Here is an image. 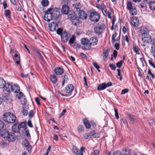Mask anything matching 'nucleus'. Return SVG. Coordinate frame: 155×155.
Listing matches in <instances>:
<instances>
[{"label":"nucleus","mask_w":155,"mask_h":155,"mask_svg":"<svg viewBox=\"0 0 155 155\" xmlns=\"http://www.w3.org/2000/svg\"><path fill=\"white\" fill-rule=\"evenodd\" d=\"M2 119L6 122L13 124L16 122V118L15 115L10 112H6L4 113L2 117Z\"/></svg>","instance_id":"obj_1"},{"label":"nucleus","mask_w":155,"mask_h":155,"mask_svg":"<svg viewBox=\"0 0 155 155\" xmlns=\"http://www.w3.org/2000/svg\"><path fill=\"white\" fill-rule=\"evenodd\" d=\"M57 33L59 35H61V41L63 43L67 42L69 39L68 34L66 31H63L62 28H58L56 30Z\"/></svg>","instance_id":"obj_2"},{"label":"nucleus","mask_w":155,"mask_h":155,"mask_svg":"<svg viewBox=\"0 0 155 155\" xmlns=\"http://www.w3.org/2000/svg\"><path fill=\"white\" fill-rule=\"evenodd\" d=\"M81 48L85 50H90L91 49V43L87 38H82L81 40Z\"/></svg>","instance_id":"obj_3"},{"label":"nucleus","mask_w":155,"mask_h":155,"mask_svg":"<svg viewBox=\"0 0 155 155\" xmlns=\"http://www.w3.org/2000/svg\"><path fill=\"white\" fill-rule=\"evenodd\" d=\"M142 40L145 43H150L152 41V37L150 35L148 32L146 31H141Z\"/></svg>","instance_id":"obj_4"},{"label":"nucleus","mask_w":155,"mask_h":155,"mask_svg":"<svg viewBox=\"0 0 155 155\" xmlns=\"http://www.w3.org/2000/svg\"><path fill=\"white\" fill-rule=\"evenodd\" d=\"M105 28L106 27L103 22H100L98 23V26L94 28V32L96 34L99 35L101 33L103 29Z\"/></svg>","instance_id":"obj_5"},{"label":"nucleus","mask_w":155,"mask_h":155,"mask_svg":"<svg viewBox=\"0 0 155 155\" xmlns=\"http://www.w3.org/2000/svg\"><path fill=\"white\" fill-rule=\"evenodd\" d=\"M84 137L85 139H87L92 137L94 138H99V135L94 130H92L90 131L88 133L85 134Z\"/></svg>","instance_id":"obj_6"},{"label":"nucleus","mask_w":155,"mask_h":155,"mask_svg":"<svg viewBox=\"0 0 155 155\" xmlns=\"http://www.w3.org/2000/svg\"><path fill=\"white\" fill-rule=\"evenodd\" d=\"M89 16L90 19L94 22H97L100 17L99 14L96 12H93L90 13Z\"/></svg>","instance_id":"obj_7"},{"label":"nucleus","mask_w":155,"mask_h":155,"mask_svg":"<svg viewBox=\"0 0 155 155\" xmlns=\"http://www.w3.org/2000/svg\"><path fill=\"white\" fill-rule=\"evenodd\" d=\"M70 18L72 20V24L75 25H78L81 22L79 18L75 15L74 14L71 15Z\"/></svg>","instance_id":"obj_8"},{"label":"nucleus","mask_w":155,"mask_h":155,"mask_svg":"<svg viewBox=\"0 0 155 155\" xmlns=\"http://www.w3.org/2000/svg\"><path fill=\"white\" fill-rule=\"evenodd\" d=\"M112 85V83L111 82H109L107 84L104 83L98 86L97 89L98 91H102L105 89L107 87L111 86Z\"/></svg>","instance_id":"obj_9"},{"label":"nucleus","mask_w":155,"mask_h":155,"mask_svg":"<svg viewBox=\"0 0 155 155\" xmlns=\"http://www.w3.org/2000/svg\"><path fill=\"white\" fill-rule=\"evenodd\" d=\"M5 138L9 142H12L15 140V136L14 133L13 132H8V134Z\"/></svg>","instance_id":"obj_10"},{"label":"nucleus","mask_w":155,"mask_h":155,"mask_svg":"<svg viewBox=\"0 0 155 155\" xmlns=\"http://www.w3.org/2000/svg\"><path fill=\"white\" fill-rule=\"evenodd\" d=\"M131 23L133 26L135 27H137L139 24V20L137 17H134L130 20Z\"/></svg>","instance_id":"obj_11"},{"label":"nucleus","mask_w":155,"mask_h":155,"mask_svg":"<svg viewBox=\"0 0 155 155\" xmlns=\"http://www.w3.org/2000/svg\"><path fill=\"white\" fill-rule=\"evenodd\" d=\"M48 27L50 30L51 31H54L56 30V29L58 27L56 22H51L49 24Z\"/></svg>","instance_id":"obj_12"},{"label":"nucleus","mask_w":155,"mask_h":155,"mask_svg":"<svg viewBox=\"0 0 155 155\" xmlns=\"http://www.w3.org/2000/svg\"><path fill=\"white\" fill-rule=\"evenodd\" d=\"M78 16L81 19H86L87 18V15L84 11L80 10L78 13Z\"/></svg>","instance_id":"obj_13"},{"label":"nucleus","mask_w":155,"mask_h":155,"mask_svg":"<svg viewBox=\"0 0 155 155\" xmlns=\"http://www.w3.org/2000/svg\"><path fill=\"white\" fill-rule=\"evenodd\" d=\"M52 14L53 16L56 18L59 17L60 15V9L57 8H52Z\"/></svg>","instance_id":"obj_14"},{"label":"nucleus","mask_w":155,"mask_h":155,"mask_svg":"<svg viewBox=\"0 0 155 155\" xmlns=\"http://www.w3.org/2000/svg\"><path fill=\"white\" fill-rule=\"evenodd\" d=\"M73 89V86L72 84H69L65 87L64 91L67 93L69 94L71 93Z\"/></svg>","instance_id":"obj_15"},{"label":"nucleus","mask_w":155,"mask_h":155,"mask_svg":"<svg viewBox=\"0 0 155 155\" xmlns=\"http://www.w3.org/2000/svg\"><path fill=\"white\" fill-rule=\"evenodd\" d=\"M54 72L57 75H61L64 72L63 69L61 67H56L54 69Z\"/></svg>","instance_id":"obj_16"},{"label":"nucleus","mask_w":155,"mask_h":155,"mask_svg":"<svg viewBox=\"0 0 155 155\" xmlns=\"http://www.w3.org/2000/svg\"><path fill=\"white\" fill-rule=\"evenodd\" d=\"M14 59L15 61V62L18 64H20V57L19 53L17 52H15L14 56Z\"/></svg>","instance_id":"obj_17"},{"label":"nucleus","mask_w":155,"mask_h":155,"mask_svg":"<svg viewBox=\"0 0 155 155\" xmlns=\"http://www.w3.org/2000/svg\"><path fill=\"white\" fill-rule=\"evenodd\" d=\"M53 17L52 14H45L44 18L46 21H50L52 19Z\"/></svg>","instance_id":"obj_18"},{"label":"nucleus","mask_w":155,"mask_h":155,"mask_svg":"<svg viewBox=\"0 0 155 155\" xmlns=\"http://www.w3.org/2000/svg\"><path fill=\"white\" fill-rule=\"evenodd\" d=\"M8 132L5 129L2 130L0 129V134L4 138H5L8 134Z\"/></svg>","instance_id":"obj_19"},{"label":"nucleus","mask_w":155,"mask_h":155,"mask_svg":"<svg viewBox=\"0 0 155 155\" xmlns=\"http://www.w3.org/2000/svg\"><path fill=\"white\" fill-rule=\"evenodd\" d=\"M73 9L77 12H79L81 8V6L80 3L75 4L73 5Z\"/></svg>","instance_id":"obj_20"},{"label":"nucleus","mask_w":155,"mask_h":155,"mask_svg":"<svg viewBox=\"0 0 155 155\" xmlns=\"http://www.w3.org/2000/svg\"><path fill=\"white\" fill-rule=\"evenodd\" d=\"M90 40L91 42H90L91 43V45H96L98 42V39L96 37H92L90 38Z\"/></svg>","instance_id":"obj_21"},{"label":"nucleus","mask_w":155,"mask_h":155,"mask_svg":"<svg viewBox=\"0 0 155 155\" xmlns=\"http://www.w3.org/2000/svg\"><path fill=\"white\" fill-rule=\"evenodd\" d=\"M63 79L62 80V86H63L66 83H67L69 80V78L67 74H64L62 77Z\"/></svg>","instance_id":"obj_22"},{"label":"nucleus","mask_w":155,"mask_h":155,"mask_svg":"<svg viewBox=\"0 0 155 155\" xmlns=\"http://www.w3.org/2000/svg\"><path fill=\"white\" fill-rule=\"evenodd\" d=\"M11 90L12 91L16 93H19L20 91L19 87L15 84L12 85Z\"/></svg>","instance_id":"obj_23"},{"label":"nucleus","mask_w":155,"mask_h":155,"mask_svg":"<svg viewBox=\"0 0 155 155\" xmlns=\"http://www.w3.org/2000/svg\"><path fill=\"white\" fill-rule=\"evenodd\" d=\"M12 131L15 132H19L20 130V128L19 126H17L16 124H15L12 127Z\"/></svg>","instance_id":"obj_24"},{"label":"nucleus","mask_w":155,"mask_h":155,"mask_svg":"<svg viewBox=\"0 0 155 155\" xmlns=\"http://www.w3.org/2000/svg\"><path fill=\"white\" fill-rule=\"evenodd\" d=\"M83 121L85 127L87 129H90L91 125L89 121L86 119H84Z\"/></svg>","instance_id":"obj_25"},{"label":"nucleus","mask_w":155,"mask_h":155,"mask_svg":"<svg viewBox=\"0 0 155 155\" xmlns=\"http://www.w3.org/2000/svg\"><path fill=\"white\" fill-rule=\"evenodd\" d=\"M128 11L129 13L132 15H136L137 14V10L135 6Z\"/></svg>","instance_id":"obj_26"},{"label":"nucleus","mask_w":155,"mask_h":155,"mask_svg":"<svg viewBox=\"0 0 155 155\" xmlns=\"http://www.w3.org/2000/svg\"><path fill=\"white\" fill-rule=\"evenodd\" d=\"M110 51L109 49L107 48L104 50L103 52L104 60H105L108 56L109 53Z\"/></svg>","instance_id":"obj_27"},{"label":"nucleus","mask_w":155,"mask_h":155,"mask_svg":"<svg viewBox=\"0 0 155 155\" xmlns=\"http://www.w3.org/2000/svg\"><path fill=\"white\" fill-rule=\"evenodd\" d=\"M69 10V8L67 6L64 5L63 6L61 11L63 14H67Z\"/></svg>","instance_id":"obj_28"},{"label":"nucleus","mask_w":155,"mask_h":155,"mask_svg":"<svg viewBox=\"0 0 155 155\" xmlns=\"http://www.w3.org/2000/svg\"><path fill=\"white\" fill-rule=\"evenodd\" d=\"M23 143L25 146L26 147L27 149L28 150V151L29 152V150L31 149V147L29 144L28 140H25Z\"/></svg>","instance_id":"obj_29"},{"label":"nucleus","mask_w":155,"mask_h":155,"mask_svg":"<svg viewBox=\"0 0 155 155\" xmlns=\"http://www.w3.org/2000/svg\"><path fill=\"white\" fill-rule=\"evenodd\" d=\"M50 80L53 84H55L57 81V79L56 76L52 75L50 76Z\"/></svg>","instance_id":"obj_30"},{"label":"nucleus","mask_w":155,"mask_h":155,"mask_svg":"<svg viewBox=\"0 0 155 155\" xmlns=\"http://www.w3.org/2000/svg\"><path fill=\"white\" fill-rule=\"evenodd\" d=\"M3 97L4 98L5 100L9 102H11V98L10 96L8 94L6 93L4 94L3 95Z\"/></svg>","instance_id":"obj_31"},{"label":"nucleus","mask_w":155,"mask_h":155,"mask_svg":"<svg viewBox=\"0 0 155 155\" xmlns=\"http://www.w3.org/2000/svg\"><path fill=\"white\" fill-rule=\"evenodd\" d=\"M75 37L74 36H72L70 38L69 41V43L70 45L71 46H72L75 42Z\"/></svg>","instance_id":"obj_32"},{"label":"nucleus","mask_w":155,"mask_h":155,"mask_svg":"<svg viewBox=\"0 0 155 155\" xmlns=\"http://www.w3.org/2000/svg\"><path fill=\"white\" fill-rule=\"evenodd\" d=\"M5 90L6 91L8 92H10V89H11L12 86L11 84L7 83L6 84H5Z\"/></svg>","instance_id":"obj_33"},{"label":"nucleus","mask_w":155,"mask_h":155,"mask_svg":"<svg viewBox=\"0 0 155 155\" xmlns=\"http://www.w3.org/2000/svg\"><path fill=\"white\" fill-rule=\"evenodd\" d=\"M5 85V82L3 78H0V88L4 87Z\"/></svg>","instance_id":"obj_34"},{"label":"nucleus","mask_w":155,"mask_h":155,"mask_svg":"<svg viewBox=\"0 0 155 155\" xmlns=\"http://www.w3.org/2000/svg\"><path fill=\"white\" fill-rule=\"evenodd\" d=\"M4 14L5 16L8 18H11V12L9 10H6L5 11Z\"/></svg>","instance_id":"obj_35"},{"label":"nucleus","mask_w":155,"mask_h":155,"mask_svg":"<svg viewBox=\"0 0 155 155\" xmlns=\"http://www.w3.org/2000/svg\"><path fill=\"white\" fill-rule=\"evenodd\" d=\"M134 7L133 6L131 2L128 1L127 2V10H129L132 8Z\"/></svg>","instance_id":"obj_36"},{"label":"nucleus","mask_w":155,"mask_h":155,"mask_svg":"<svg viewBox=\"0 0 155 155\" xmlns=\"http://www.w3.org/2000/svg\"><path fill=\"white\" fill-rule=\"evenodd\" d=\"M41 3L43 6L46 7L48 5L49 2L48 0H42Z\"/></svg>","instance_id":"obj_37"},{"label":"nucleus","mask_w":155,"mask_h":155,"mask_svg":"<svg viewBox=\"0 0 155 155\" xmlns=\"http://www.w3.org/2000/svg\"><path fill=\"white\" fill-rule=\"evenodd\" d=\"M100 8L102 12L104 14V12H106V8L105 5L103 3H102L100 5Z\"/></svg>","instance_id":"obj_38"},{"label":"nucleus","mask_w":155,"mask_h":155,"mask_svg":"<svg viewBox=\"0 0 155 155\" xmlns=\"http://www.w3.org/2000/svg\"><path fill=\"white\" fill-rule=\"evenodd\" d=\"M149 7L151 9L155 10V2H150Z\"/></svg>","instance_id":"obj_39"},{"label":"nucleus","mask_w":155,"mask_h":155,"mask_svg":"<svg viewBox=\"0 0 155 155\" xmlns=\"http://www.w3.org/2000/svg\"><path fill=\"white\" fill-rule=\"evenodd\" d=\"M133 48L134 51L136 54H140L138 48L137 47H136L135 45H133Z\"/></svg>","instance_id":"obj_40"},{"label":"nucleus","mask_w":155,"mask_h":155,"mask_svg":"<svg viewBox=\"0 0 155 155\" xmlns=\"http://www.w3.org/2000/svg\"><path fill=\"white\" fill-rule=\"evenodd\" d=\"M75 151H74V152L76 153V155H83V153L80 151L77 148H76L75 149Z\"/></svg>","instance_id":"obj_41"},{"label":"nucleus","mask_w":155,"mask_h":155,"mask_svg":"<svg viewBox=\"0 0 155 155\" xmlns=\"http://www.w3.org/2000/svg\"><path fill=\"white\" fill-rule=\"evenodd\" d=\"M84 130V128L82 125H79L78 127V132H83Z\"/></svg>","instance_id":"obj_42"},{"label":"nucleus","mask_w":155,"mask_h":155,"mask_svg":"<svg viewBox=\"0 0 155 155\" xmlns=\"http://www.w3.org/2000/svg\"><path fill=\"white\" fill-rule=\"evenodd\" d=\"M128 115L129 117V119L130 120V122L132 124H134V118L133 117V116L132 115L130 114H128Z\"/></svg>","instance_id":"obj_43"},{"label":"nucleus","mask_w":155,"mask_h":155,"mask_svg":"<svg viewBox=\"0 0 155 155\" xmlns=\"http://www.w3.org/2000/svg\"><path fill=\"white\" fill-rule=\"evenodd\" d=\"M74 48L77 49L79 48H80V44L77 43L76 42L72 46Z\"/></svg>","instance_id":"obj_44"},{"label":"nucleus","mask_w":155,"mask_h":155,"mask_svg":"<svg viewBox=\"0 0 155 155\" xmlns=\"http://www.w3.org/2000/svg\"><path fill=\"white\" fill-rule=\"evenodd\" d=\"M23 115L24 116H27L28 114V111L24 108H23L22 110L21 111Z\"/></svg>","instance_id":"obj_45"},{"label":"nucleus","mask_w":155,"mask_h":155,"mask_svg":"<svg viewBox=\"0 0 155 155\" xmlns=\"http://www.w3.org/2000/svg\"><path fill=\"white\" fill-rule=\"evenodd\" d=\"M123 61L122 60H121L119 62H117L116 63V65L117 67L120 68L121 66L123 63Z\"/></svg>","instance_id":"obj_46"},{"label":"nucleus","mask_w":155,"mask_h":155,"mask_svg":"<svg viewBox=\"0 0 155 155\" xmlns=\"http://www.w3.org/2000/svg\"><path fill=\"white\" fill-rule=\"evenodd\" d=\"M117 71L118 72V76L120 77V78H119L120 81H121L122 79V77L121 75V73L119 69H117Z\"/></svg>","instance_id":"obj_47"},{"label":"nucleus","mask_w":155,"mask_h":155,"mask_svg":"<svg viewBox=\"0 0 155 155\" xmlns=\"http://www.w3.org/2000/svg\"><path fill=\"white\" fill-rule=\"evenodd\" d=\"M23 94V93L22 92H20L16 94V97L19 99L21 97H22Z\"/></svg>","instance_id":"obj_48"},{"label":"nucleus","mask_w":155,"mask_h":155,"mask_svg":"<svg viewBox=\"0 0 155 155\" xmlns=\"http://www.w3.org/2000/svg\"><path fill=\"white\" fill-rule=\"evenodd\" d=\"M37 54V55L38 56V58L40 59L41 60H43V57L41 55V54L40 53V52L38 51L37 50L36 51Z\"/></svg>","instance_id":"obj_49"},{"label":"nucleus","mask_w":155,"mask_h":155,"mask_svg":"<svg viewBox=\"0 0 155 155\" xmlns=\"http://www.w3.org/2000/svg\"><path fill=\"white\" fill-rule=\"evenodd\" d=\"M109 66L110 68L111 69L115 71L116 70V67L113 64H110Z\"/></svg>","instance_id":"obj_50"},{"label":"nucleus","mask_w":155,"mask_h":155,"mask_svg":"<svg viewBox=\"0 0 155 155\" xmlns=\"http://www.w3.org/2000/svg\"><path fill=\"white\" fill-rule=\"evenodd\" d=\"M34 115V113L32 110L30 111L28 114V116L30 118L32 117Z\"/></svg>","instance_id":"obj_51"},{"label":"nucleus","mask_w":155,"mask_h":155,"mask_svg":"<svg viewBox=\"0 0 155 155\" xmlns=\"http://www.w3.org/2000/svg\"><path fill=\"white\" fill-rule=\"evenodd\" d=\"M45 14H52V8H50L48 9L45 12Z\"/></svg>","instance_id":"obj_52"},{"label":"nucleus","mask_w":155,"mask_h":155,"mask_svg":"<svg viewBox=\"0 0 155 155\" xmlns=\"http://www.w3.org/2000/svg\"><path fill=\"white\" fill-rule=\"evenodd\" d=\"M148 62L149 64L151 66H152L153 68H155V64L153 62L152 60H149Z\"/></svg>","instance_id":"obj_53"},{"label":"nucleus","mask_w":155,"mask_h":155,"mask_svg":"<svg viewBox=\"0 0 155 155\" xmlns=\"http://www.w3.org/2000/svg\"><path fill=\"white\" fill-rule=\"evenodd\" d=\"M129 91V90L128 89H124L122 91L121 93V94H124L127 93Z\"/></svg>","instance_id":"obj_54"},{"label":"nucleus","mask_w":155,"mask_h":155,"mask_svg":"<svg viewBox=\"0 0 155 155\" xmlns=\"http://www.w3.org/2000/svg\"><path fill=\"white\" fill-rule=\"evenodd\" d=\"M27 124L29 127L31 128H32L33 127V126L32 124L31 120H29L27 122Z\"/></svg>","instance_id":"obj_55"},{"label":"nucleus","mask_w":155,"mask_h":155,"mask_svg":"<svg viewBox=\"0 0 155 155\" xmlns=\"http://www.w3.org/2000/svg\"><path fill=\"white\" fill-rule=\"evenodd\" d=\"M124 41H126L128 43H129V37L128 35H125L124 37Z\"/></svg>","instance_id":"obj_56"},{"label":"nucleus","mask_w":155,"mask_h":155,"mask_svg":"<svg viewBox=\"0 0 155 155\" xmlns=\"http://www.w3.org/2000/svg\"><path fill=\"white\" fill-rule=\"evenodd\" d=\"M114 111L115 112V116L117 119H118L119 118V116L118 115V112L117 109L115 108Z\"/></svg>","instance_id":"obj_57"},{"label":"nucleus","mask_w":155,"mask_h":155,"mask_svg":"<svg viewBox=\"0 0 155 155\" xmlns=\"http://www.w3.org/2000/svg\"><path fill=\"white\" fill-rule=\"evenodd\" d=\"M93 64L94 67L97 69H98L100 68L99 66H98L97 63L95 62H94L93 63Z\"/></svg>","instance_id":"obj_58"},{"label":"nucleus","mask_w":155,"mask_h":155,"mask_svg":"<svg viewBox=\"0 0 155 155\" xmlns=\"http://www.w3.org/2000/svg\"><path fill=\"white\" fill-rule=\"evenodd\" d=\"M117 35V33L116 32H115V33L112 35V39L113 41H116L115 38L116 37Z\"/></svg>","instance_id":"obj_59"},{"label":"nucleus","mask_w":155,"mask_h":155,"mask_svg":"<svg viewBox=\"0 0 155 155\" xmlns=\"http://www.w3.org/2000/svg\"><path fill=\"white\" fill-rule=\"evenodd\" d=\"M106 13V15L109 18L111 19V12H105Z\"/></svg>","instance_id":"obj_60"},{"label":"nucleus","mask_w":155,"mask_h":155,"mask_svg":"<svg viewBox=\"0 0 155 155\" xmlns=\"http://www.w3.org/2000/svg\"><path fill=\"white\" fill-rule=\"evenodd\" d=\"M151 52L153 53V56L155 57V47L152 46L151 47Z\"/></svg>","instance_id":"obj_61"},{"label":"nucleus","mask_w":155,"mask_h":155,"mask_svg":"<svg viewBox=\"0 0 155 155\" xmlns=\"http://www.w3.org/2000/svg\"><path fill=\"white\" fill-rule=\"evenodd\" d=\"M4 124L3 122L0 120V129H3L4 127Z\"/></svg>","instance_id":"obj_62"},{"label":"nucleus","mask_w":155,"mask_h":155,"mask_svg":"<svg viewBox=\"0 0 155 155\" xmlns=\"http://www.w3.org/2000/svg\"><path fill=\"white\" fill-rule=\"evenodd\" d=\"M25 133L26 135V136L28 137H30L31 136L29 134V130L28 129H27L25 131Z\"/></svg>","instance_id":"obj_63"},{"label":"nucleus","mask_w":155,"mask_h":155,"mask_svg":"<svg viewBox=\"0 0 155 155\" xmlns=\"http://www.w3.org/2000/svg\"><path fill=\"white\" fill-rule=\"evenodd\" d=\"M99 151L97 149H95L94 150V155H98Z\"/></svg>","instance_id":"obj_64"}]
</instances>
